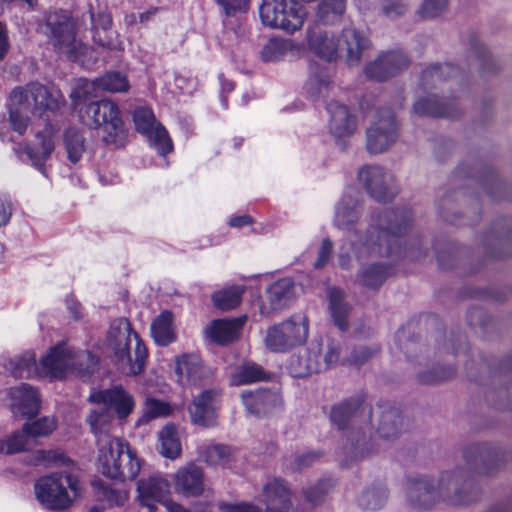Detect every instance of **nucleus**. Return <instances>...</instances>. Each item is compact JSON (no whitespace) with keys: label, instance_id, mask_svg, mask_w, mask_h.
Listing matches in <instances>:
<instances>
[{"label":"nucleus","instance_id":"nucleus-1","mask_svg":"<svg viewBox=\"0 0 512 512\" xmlns=\"http://www.w3.org/2000/svg\"><path fill=\"white\" fill-rule=\"evenodd\" d=\"M362 210L354 189L346 191L335 206L334 226L349 232L339 247L337 260L340 267L352 268L353 260L363 265L365 261L385 256L415 260L423 255L420 246L402 247L401 238L412 223L410 210L402 208L372 212L365 233L350 232L362 215Z\"/></svg>","mask_w":512,"mask_h":512},{"label":"nucleus","instance_id":"nucleus-2","mask_svg":"<svg viewBox=\"0 0 512 512\" xmlns=\"http://www.w3.org/2000/svg\"><path fill=\"white\" fill-rule=\"evenodd\" d=\"M98 446V466L101 473L114 480H133L140 471V462L123 440L112 437L109 430L113 414L103 405L94 408L86 417Z\"/></svg>","mask_w":512,"mask_h":512},{"label":"nucleus","instance_id":"nucleus-3","mask_svg":"<svg viewBox=\"0 0 512 512\" xmlns=\"http://www.w3.org/2000/svg\"><path fill=\"white\" fill-rule=\"evenodd\" d=\"M470 488L462 470L444 472L437 482L427 476L411 477L407 480L405 493L408 502L414 508L429 509L443 500L450 505H464L476 500L477 492L463 494L462 490Z\"/></svg>","mask_w":512,"mask_h":512},{"label":"nucleus","instance_id":"nucleus-4","mask_svg":"<svg viewBox=\"0 0 512 512\" xmlns=\"http://www.w3.org/2000/svg\"><path fill=\"white\" fill-rule=\"evenodd\" d=\"M64 102L63 94L54 86L30 83L25 88H15L10 95V126L13 131L23 135L29 125V112L55 111Z\"/></svg>","mask_w":512,"mask_h":512},{"label":"nucleus","instance_id":"nucleus-5","mask_svg":"<svg viewBox=\"0 0 512 512\" xmlns=\"http://www.w3.org/2000/svg\"><path fill=\"white\" fill-rule=\"evenodd\" d=\"M107 346L112 351L121 373L135 376L144 370L148 356L147 348L139 335L132 330L127 319L120 318L111 322Z\"/></svg>","mask_w":512,"mask_h":512},{"label":"nucleus","instance_id":"nucleus-6","mask_svg":"<svg viewBox=\"0 0 512 512\" xmlns=\"http://www.w3.org/2000/svg\"><path fill=\"white\" fill-rule=\"evenodd\" d=\"M99 360L87 350H76L67 343L61 342L51 347L40 359V377L62 379L68 375H76L88 380Z\"/></svg>","mask_w":512,"mask_h":512},{"label":"nucleus","instance_id":"nucleus-7","mask_svg":"<svg viewBox=\"0 0 512 512\" xmlns=\"http://www.w3.org/2000/svg\"><path fill=\"white\" fill-rule=\"evenodd\" d=\"M46 28L52 45L70 60L87 67L93 64L98 56L95 51L77 39L75 21L67 12L55 11L46 19Z\"/></svg>","mask_w":512,"mask_h":512},{"label":"nucleus","instance_id":"nucleus-8","mask_svg":"<svg viewBox=\"0 0 512 512\" xmlns=\"http://www.w3.org/2000/svg\"><path fill=\"white\" fill-rule=\"evenodd\" d=\"M78 116L83 125L98 129L102 128V140L106 144L123 146L127 131L120 117L118 105L111 100L102 99L82 105Z\"/></svg>","mask_w":512,"mask_h":512},{"label":"nucleus","instance_id":"nucleus-9","mask_svg":"<svg viewBox=\"0 0 512 512\" xmlns=\"http://www.w3.org/2000/svg\"><path fill=\"white\" fill-rule=\"evenodd\" d=\"M37 500L51 510L70 507L79 494V482L69 473H54L43 476L34 486Z\"/></svg>","mask_w":512,"mask_h":512},{"label":"nucleus","instance_id":"nucleus-10","mask_svg":"<svg viewBox=\"0 0 512 512\" xmlns=\"http://www.w3.org/2000/svg\"><path fill=\"white\" fill-rule=\"evenodd\" d=\"M309 337V320L303 313L293 314L267 328L264 345L272 353H287L303 345Z\"/></svg>","mask_w":512,"mask_h":512},{"label":"nucleus","instance_id":"nucleus-11","mask_svg":"<svg viewBox=\"0 0 512 512\" xmlns=\"http://www.w3.org/2000/svg\"><path fill=\"white\" fill-rule=\"evenodd\" d=\"M339 357L340 347L337 343L329 341L323 348L321 343L312 342L303 355L290 358L288 370L293 377H306L327 370L339 361Z\"/></svg>","mask_w":512,"mask_h":512},{"label":"nucleus","instance_id":"nucleus-12","mask_svg":"<svg viewBox=\"0 0 512 512\" xmlns=\"http://www.w3.org/2000/svg\"><path fill=\"white\" fill-rule=\"evenodd\" d=\"M259 15L265 26L294 33L303 26L307 11L294 0H263Z\"/></svg>","mask_w":512,"mask_h":512},{"label":"nucleus","instance_id":"nucleus-13","mask_svg":"<svg viewBox=\"0 0 512 512\" xmlns=\"http://www.w3.org/2000/svg\"><path fill=\"white\" fill-rule=\"evenodd\" d=\"M262 502L266 505V512H291L292 502L290 490L286 483L278 478L268 481L262 492ZM219 512H260V510L246 502H220Z\"/></svg>","mask_w":512,"mask_h":512},{"label":"nucleus","instance_id":"nucleus-14","mask_svg":"<svg viewBox=\"0 0 512 512\" xmlns=\"http://www.w3.org/2000/svg\"><path fill=\"white\" fill-rule=\"evenodd\" d=\"M367 149L379 154L386 151L398 138L397 124L390 108L377 111L366 131Z\"/></svg>","mask_w":512,"mask_h":512},{"label":"nucleus","instance_id":"nucleus-15","mask_svg":"<svg viewBox=\"0 0 512 512\" xmlns=\"http://www.w3.org/2000/svg\"><path fill=\"white\" fill-rule=\"evenodd\" d=\"M133 121L136 130L147 137L149 145L160 156H165L173 150V143L167 130L156 120L150 108H136L133 113Z\"/></svg>","mask_w":512,"mask_h":512},{"label":"nucleus","instance_id":"nucleus-16","mask_svg":"<svg viewBox=\"0 0 512 512\" xmlns=\"http://www.w3.org/2000/svg\"><path fill=\"white\" fill-rule=\"evenodd\" d=\"M358 179L377 202L389 201L397 193L393 175L380 166H363L358 172Z\"/></svg>","mask_w":512,"mask_h":512},{"label":"nucleus","instance_id":"nucleus-17","mask_svg":"<svg viewBox=\"0 0 512 512\" xmlns=\"http://www.w3.org/2000/svg\"><path fill=\"white\" fill-rule=\"evenodd\" d=\"M138 512H155L156 503H161L168 511V504H177L169 499L170 483L160 476L141 479L137 484Z\"/></svg>","mask_w":512,"mask_h":512},{"label":"nucleus","instance_id":"nucleus-18","mask_svg":"<svg viewBox=\"0 0 512 512\" xmlns=\"http://www.w3.org/2000/svg\"><path fill=\"white\" fill-rule=\"evenodd\" d=\"M329 133L337 144H342L357 130V117L349 107L338 100H331L326 105Z\"/></svg>","mask_w":512,"mask_h":512},{"label":"nucleus","instance_id":"nucleus-19","mask_svg":"<svg viewBox=\"0 0 512 512\" xmlns=\"http://www.w3.org/2000/svg\"><path fill=\"white\" fill-rule=\"evenodd\" d=\"M88 399L89 402L93 404L103 405L111 413L114 411L117 418L120 420L127 418L135 407L134 397L121 385L94 391L90 394Z\"/></svg>","mask_w":512,"mask_h":512},{"label":"nucleus","instance_id":"nucleus-20","mask_svg":"<svg viewBox=\"0 0 512 512\" xmlns=\"http://www.w3.org/2000/svg\"><path fill=\"white\" fill-rule=\"evenodd\" d=\"M91 86L96 90L109 93H126L130 88L126 75L121 72H107L101 77L96 78L92 83L86 79H81L70 94L75 107L78 106L77 102L89 93Z\"/></svg>","mask_w":512,"mask_h":512},{"label":"nucleus","instance_id":"nucleus-21","mask_svg":"<svg viewBox=\"0 0 512 512\" xmlns=\"http://www.w3.org/2000/svg\"><path fill=\"white\" fill-rule=\"evenodd\" d=\"M56 133L57 130L54 126L46 124L42 131H38L36 133V138L40 145L39 148L25 145L24 147H14L13 150L19 157H21L22 154H25L30 160L32 166L45 175L44 165L55 149Z\"/></svg>","mask_w":512,"mask_h":512},{"label":"nucleus","instance_id":"nucleus-22","mask_svg":"<svg viewBox=\"0 0 512 512\" xmlns=\"http://www.w3.org/2000/svg\"><path fill=\"white\" fill-rule=\"evenodd\" d=\"M409 63L410 59L403 51L393 50L380 54L365 66L364 71L368 78L383 81L406 69Z\"/></svg>","mask_w":512,"mask_h":512},{"label":"nucleus","instance_id":"nucleus-23","mask_svg":"<svg viewBox=\"0 0 512 512\" xmlns=\"http://www.w3.org/2000/svg\"><path fill=\"white\" fill-rule=\"evenodd\" d=\"M339 46L338 58H342L347 65L353 67L361 63L362 55L370 47L367 35L354 27H346L337 37Z\"/></svg>","mask_w":512,"mask_h":512},{"label":"nucleus","instance_id":"nucleus-24","mask_svg":"<svg viewBox=\"0 0 512 512\" xmlns=\"http://www.w3.org/2000/svg\"><path fill=\"white\" fill-rule=\"evenodd\" d=\"M212 370L197 354H183L175 359L177 382L183 386H195L212 376Z\"/></svg>","mask_w":512,"mask_h":512},{"label":"nucleus","instance_id":"nucleus-25","mask_svg":"<svg viewBox=\"0 0 512 512\" xmlns=\"http://www.w3.org/2000/svg\"><path fill=\"white\" fill-rule=\"evenodd\" d=\"M241 398L247 412L257 417L276 413L283 406L281 395L272 390H244Z\"/></svg>","mask_w":512,"mask_h":512},{"label":"nucleus","instance_id":"nucleus-26","mask_svg":"<svg viewBox=\"0 0 512 512\" xmlns=\"http://www.w3.org/2000/svg\"><path fill=\"white\" fill-rule=\"evenodd\" d=\"M219 405L220 394L217 390L209 389L201 392L189 407L191 421L204 427L215 425Z\"/></svg>","mask_w":512,"mask_h":512},{"label":"nucleus","instance_id":"nucleus-27","mask_svg":"<svg viewBox=\"0 0 512 512\" xmlns=\"http://www.w3.org/2000/svg\"><path fill=\"white\" fill-rule=\"evenodd\" d=\"M294 288L290 278H283L271 284L260 303V313L268 316L288 306L295 295Z\"/></svg>","mask_w":512,"mask_h":512},{"label":"nucleus","instance_id":"nucleus-28","mask_svg":"<svg viewBox=\"0 0 512 512\" xmlns=\"http://www.w3.org/2000/svg\"><path fill=\"white\" fill-rule=\"evenodd\" d=\"M463 82V75L459 69L450 64L433 65L423 70L420 84L424 91L429 89L447 86L452 89L453 85L459 86Z\"/></svg>","mask_w":512,"mask_h":512},{"label":"nucleus","instance_id":"nucleus-29","mask_svg":"<svg viewBox=\"0 0 512 512\" xmlns=\"http://www.w3.org/2000/svg\"><path fill=\"white\" fill-rule=\"evenodd\" d=\"M91 32L95 44L102 48L116 50L121 48L116 32L112 29L111 15L105 10L90 11Z\"/></svg>","mask_w":512,"mask_h":512},{"label":"nucleus","instance_id":"nucleus-30","mask_svg":"<svg viewBox=\"0 0 512 512\" xmlns=\"http://www.w3.org/2000/svg\"><path fill=\"white\" fill-rule=\"evenodd\" d=\"M308 48L315 55L326 61H333L338 58L339 46L334 33L319 27L310 28L307 31Z\"/></svg>","mask_w":512,"mask_h":512},{"label":"nucleus","instance_id":"nucleus-31","mask_svg":"<svg viewBox=\"0 0 512 512\" xmlns=\"http://www.w3.org/2000/svg\"><path fill=\"white\" fill-rule=\"evenodd\" d=\"M173 481L175 490L185 496H198L204 490L203 471L193 463L178 469Z\"/></svg>","mask_w":512,"mask_h":512},{"label":"nucleus","instance_id":"nucleus-32","mask_svg":"<svg viewBox=\"0 0 512 512\" xmlns=\"http://www.w3.org/2000/svg\"><path fill=\"white\" fill-rule=\"evenodd\" d=\"M13 413L22 416L35 415L40 408V399L36 389L28 384H20L10 389Z\"/></svg>","mask_w":512,"mask_h":512},{"label":"nucleus","instance_id":"nucleus-33","mask_svg":"<svg viewBox=\"0 0 512 512\" xmlns=\"http://www.w3.org/2000/svg\"><path fill=\"white\" fill-rule=\"evenodd\" d=\"M3 368L14 378L40 377V365L33 351H25L4 360Z\"/></svg>","mask_w":512,"mask_h":512},{"label":"nucleus","instance_id":"nucleus-34","mask_svg":"<svg viewBox=\"0 0 512 512\" xmlns=\"http://www.w3.org/2000/svg\"><path fill=\"white\" fill-rule=\"evenodd\" d=\"M245 320L246 317L214 320L207 326L206 334L220 344L232 342L238 337Z\"/></svg>","mask_w":512,"mask_h":512},{"label":"nucleus","instance_id":"nucleus-35","mask_svg":"<svg viewBox=\"0 0 512 512\" xmlns=\"http://www.w3.org/2000/svg\"><path fill=\"white\" fill-rule=\"evenodd\" d=\"M305 92L314 100L324 98L334 89L331 73L326 67L311 66L310 76L304 86Z\"/></svg>","mask_w":512,"mask_h":512},{"label":"nucleus","instance_id":"nucleus-36","mask_svg":"<svg viewBox=\"0 0 512 512\" xmlns=\"http://www.w3.org/2000/svg\"><path fill=\"white\" fill-rule=\"evenodd\" d=\"M151 336L156 344L167 346L177 339L174 316L170 311L161 312L151 323Z\"/></svg>","mask_w":512,"mask_h":512},{"label":"nucleus","instance_id":"nucleus-37","mask_svg":"<svg viewBox=\"0 0 512 512\" xmlns=\"http://www.w3.org/2000/svg\"><path fill=\"white\" fill-rule=\"evenodd\" d=\"M329 312L334 324L342 331L348 328V317L351 310L345 300L343 290L332 287L328 290Z\"/></svg>","mask_w":512,"mask_h":512},{"label":"nucleus","instance_id":"nucleus-38","mask_svg":"<svg viewBox=\"0 0 512 512\" xmlns=\"http://www.w3.org/2000/svg\"><path fill=\"white\" fill-rule=\"evenodd\" d=\"M413 110L418 115H428L434 117H456L454 104L452 103H439L438 95L433 93L427 97L419 98L413 106Z\"/></svg>","mask_w":512,"mask_h":512},{"label":"nucleus","instance_id":"nucleus-39","mask_svg":"<svg viewBox=\"0 0 512 512\" xmlns=\"http://www.w3.org/2000/svg\"><path fill=\"white\" fill-rule=\"evenodd\" d=\"M347 0H320L316 8V19L326 25L341 21L346 12Z\"/></svg>","mask_w":512,"mask_h":512},{"label":"nucleus","instance_id":"nucleus-40","mask_svg":"<svg viewBox=\"0 0 512 512\" xmlns=\"http://www.w3.org/2000/svg\"><path fill=\"white\" fill-rule=\"evenodd\" d=\"M160 453L166 458L175 459L181 453V443L177 428L167 424L159 433Z\"/></svg>","mask_w":512,"mask_h":512},{"label":"nucleus","instance_id":"nucleus-41","mask_svg":"<svg viewBox=\"0 0 512 512\" xmlns=\"http://www.w3.org/2000/svg\"><path fill=\"white\" fill-rule=\"evenodd\" d=\"M390 275L388 266L382 263H371L362 268L358 274V282L368 288H378Z\"/></svg>","mask_w":512,"mask_h":512},{"label":"nucleus","instance_id":"nucleus-42","mask_svg":"<svg viewBox=\"0 0 512 512\" xmlns=\"http://www.w3.org/2000/svg\"><path fill=\"white\" fill-rule=\"evenodd\" d=\"M294 48L289 39L272 38L263 47L261 59L265 62H275L284 59Z\"/></svg>","mask_w":512,"mask_h":512},{"label":"nucleus","instance_id":"nucleus-43","mask_svg":"<svg viewBox=\"0 0 512 512\" xmlns=\"http://www.w3.org/2000/svg\"><path fill=\"white\" fill-rule=\"evenodd\" d=\"M401 424L402 420L399 411L396 408L389 407L381 413L377 433L382 438H394L400 433Z\"/></svg>","mask_w":512,"mask_h":512},{"label":"nucleus","instance_id":"nucleus-44","mask_svg":"<svg viewBox=\"0 0 512 512\" xmlns=\"http://www.w3.org/2000/svg\"><path fill=\"white\" fill-rule=\"evenodd\" d=\"M265 378L264 370L255 363H245L235 369L231 375V384L235 386L250 384Z\"/></svg>","mask_w":512,"mask_h":512},{"label":"nucleus","instance_id":"nucleus-45","mask_svg":"<svg viewBox=\"0 0 512 512\" xmlns=\"http://www.w3.org/2000/svg\"><path fill=\"white\" fill-rule=\"evenodd\" d=\"M92 486L96 498L110 507L122 506L127 500V494L124 491L112 489L101 480L93 481Z\"/></svg>","mask_w":512,"mask_h":512},{"label":"nucleus","instance_id":"nucleus-46","mask_svg":"<svg viewBox=\"0 0 512 512\" xmlns=\"http://www.w3.org/2000/svg\"><path fill=\"white\" fill-rule=\"evenodd\" d=\"M200 458L209 465H225L231 455L230 447L222 444H204L199 448Z\"/></svg>","mask_w":512,"mask_h":512},{"label":"nucleus","instance_id":"nucleus-47","mask_svg":"<svg viewBox=\"0 0 512 512\" xmlns=\"http://www.w3.org/2000/svg\"><path fill=\"white\" fill-rule=\"evenodd\" d=\"M243 291L241 286H231L216 291L212 295L213 303L221 310L233 309L241 302Z\"/></svg>","mask_w":512,"mask_h":512},{"label":"nucleus","instance_id":"nucleus-48","mask_svg":"<svg viewBox=\"0 0 512 512\" xmlns=\"http://www.w3.org/2000/svg\"><path fill=\"white\" fill-rule=\"evenodd\" d=\"M64 144L68 159L72 163H77L85 151V140L80 131L76 128H69L64 135Z\"/></svg>","mask_w":512,"mask_h":512},{"label":"nucleus","instance_id":"nucleus-49","mask_svg":"<svg viewBox=\"0 0 512 512\" xmlns=\"http://www.w3.org/2000/svg\"><path fill=\"white\" fill-rule=\"evenodd\" d=\"M357 405L356 401H346L333 406L330 415L332 423L339 429H344L354 416Z\"/></svg>","mask_w":512,"mask_h":512},{"label":"nucleus","instance_id":"nucleus-50","mask_svg":"<svg viewBox=\"0 0 512 512\" xmlns=\"http://www.w3.org/2000/svg\"><path fill=\"white\" fill-rule=\"evenodd\" d=\"M471 55L475 57L478 62L481 72L495 71L496 64L494 59L488 53L487 48L477 37H473L470 41Z\"/></svg>","mask_w":512,"mask_h":512},{"label":"nucleus","instance_id":"nucleus-51","mask_svg":"<svg viewBox=\"0 0 512 512\" xmlns=\"http://www.w3.org/2000/svg\"><path fill=\"white\" fill-rule=\"evenodd\" d=\"M387 499V491L383 487L367 489L359 497L358 503L363 509L377 510L381 508Z\"/></svg>","mask_w":512,"mask_h":512},{"label":"nucleus","instance_id":"nucleus-52","mask_svg":"<svg viewBox=\"0 0 512 512\" xmlns=\"http://www.w3.org/2000/svg\"><path fill=\"white\" fill-rule=\"evenodd\" d=\"M27 435L24 431H16L5 439L0 440L1 454H14L23 451L27 446Z\"/></svg>","mask_w":512,"mask_h":512},{"label":"nucleus","instance_id":"nucleus-53","mask_svg":"<svg viewBox=\"0 0 512 512\" xmlns=\"http://www.w3.org/2000/svg\"><path fill=\"white\" fill-rule=\"evenodd\" d=\"M56 428V421L54 418L43 417L36 421L26 423L23 427L27 438L47 436L52 433Z\"/></svg>","mask_w":512,"mask_h":512},{"label":"nucleus","instance_id":"nucleus-54","mask_svg":"<svg viewBox=\"0 0 512 512\" xmlns=\"http://www.w3.org/2000/svg\"><path fill=\"white\" fill-rule=\"evenodd\" d=\"M170 413V407L167 403L155 399H147L143 409V416L139 422L149 421L151 419L166 416Z\"/></svg>","mask_w":512,"mask_h":512},{"label":"nucleus","instance_id":"nucleus-55","mask_svg":"<svg viewBox=\"0 0 512 512\" xmlns=\"http://www.w3.org/2000/svg\"><path fill=\"white\" fill-rule=\"evenodd\" d=\"M408 7V0H382L380 9L385 17L393 20L404 15Z\"/></svg>","mask_w":512,"mask_h":512},{"label":"nucleus","instance_id":"nucleus-56","mask_svg":"<svg viewBox=\"0 0 512 512\" xmlns=\"http://www.w3.org/2000/svg\"><path fill=\"white\" fill-rule=\"evenodd\" d=\"M448 0H424L417 13L422 18H435L446 11Z\"/></svg>","mask_w":512,"mask_h":512},{"label":"nucleus","instance_id":"nucleus-57","mask_svg":"<svg viewBox=\"0 0 512 512\" xmlns=\"http://www.w3.org/2000/svg\"><path fill=\"white\" fill-rule=\"evenodd\" d=\"M331 483L328 480L320 481L315 487H311L304 490V496L306 501L312 504L319 503L323 496L329 491L331 488Z\"/></svg>","mask_w":512,"mask_h":512},{"label":"nucleus","instance_id":"nucleus-58","mask_svg":"<svg viewBox=\"0 0 512 512\" xmlns=\"http://www.w3.org/2000/svg\"><path fill=\"white\" fill-rule=\"evenodd\" d=\"M454 373L455 369L449 366L431 372H424L420 374L419 379L423 383H435L450 378Z\"/></svg>","mask_w":512,"mask_h":512},{"label":"nucleus","instance_id":"nucleus-59","mask_svg":"<svg viewBox=\"0 0 512 512\" xmlns=\"http://www.w3.org/2000/svg\"><path fill=\"white\" fill-rule=\"evenodd\" d=\"M13 213V202L8 194L0 193V227L10 222Z\"/></svg>","mask_w":512,"mask_h":512},{"label":"nucleus","instance_id":"nucleus-60","mask_svg":"<svg viewBox=\"0 0 512 512\" xmlns=\"http://www.w3.org/2000/svg\"><path fill=\"white\" fill-rule=\"evenodd\" d=\"M332 248H333V244L330 239L326 238L322 241V244H321V247H320V250L318 253V258H317L316 262L314 263L315 268H322L323 266L326 265V263L328 262V260L330 258Z\"/></svg>","mask_w":512,"mask_h":512},{"label":"nucleus","instance_id":"nucleus-61","mask_svg":"<svg viewBox=\"0 0 512 512\" xmlns=\"http://www.w3.org/2000/svg\"><path fill=\"white\" fill-rule=\"evenodd\" d=\"M318 457H319V455L317 453H314V452H306V453H303V454H299V455L295 456L294 462L292 464V468L295 469V470H300V469H303L305 467H308Z\"/></svg>","mask_w":512,"mask_h":512},{"label":"nucleus","instance_id":"nucleus-62","mask_svg":"<svg viewBox=\"0 0 512 512\" xmlns=\"http://www.w3.org/2000/svg\"><path fill=\"white\" fill-rule=\"evenodd\" d=\"M217 2L224 8L226 14L229 15L236 11L245 10L248 0H217Z\"/></svg>","mask_w":512,"mask_h":512},{"label":"nucleus","instance_id":"nucleus-63","mask_svg":"<svg viewBox=\"0 0 512 512\" xmlns=\"http://www.w3.org/2000/svg\"><path fill=\"white\" fill-rule=\"evenodd\" d=\"M373 353L374 350H371L366 347H361L352 353L349 362L355 365H360L364 363L367 359H369L373 355Z\"/></svg>","mask_w":512,"mask_h":512},{"label":"nucleus","instance_id":"nucleus-64","mask_svg":"<svg viewBox=\"0 0 512 512\" xmlns=\"http://www.w3.org/2000/svg\"><path fill=\"white\" fill-rule=\"evenodd\" d=\"M366 441L364 438L358 439L355 443L352 442L349 449V453L352 454L354 459L363 458L366 454L369 453V450L366 448Z\"/></svg>","mask_w":512,"mask_h":512}]
</instances>
